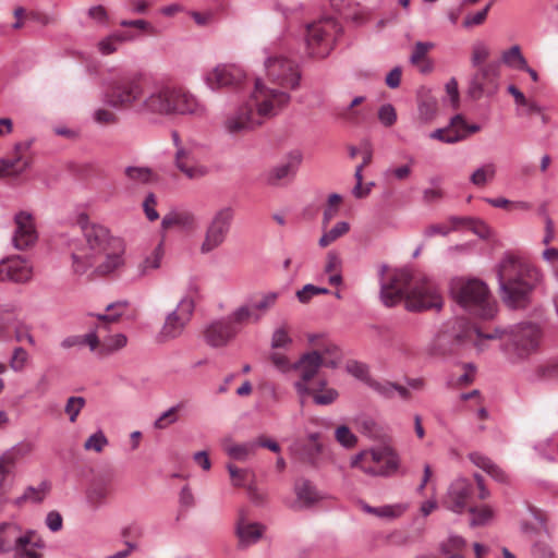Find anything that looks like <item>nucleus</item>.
I'll list each match as a JSON object with an SVG mask.
<instances>
[{
  "instance_id": "nucleus-1",
  "label": "nucleus",
  "mask_w": 558,
  "mask_h": 558,
  "mask_svg": "<svg viewBox=\"0 0 558 558\" xmlns=\"http://www.w3.org/2000/svg\"><path fill=\"white\" fill-rule=\"evenodd\" d=\"M146 77L141 73L123 75L111 82L105 99L116 109L134 110L147 117H202L205 113L204 106L183 86L160 84L146 95Z\"/></svg>"
},
{
  "instance_id": "nucleus-2",
  "label": "nucleus",
  "mask_w": 558,
  "mask_h": 558,
  "mask_svg": "<svg viewBox=\"0 0 558 558\" xmlns=\"http://www.w3.org/2000/svg\"><path fill=\"white\" fill-rule=\"evenodd\" d=\"M311 351L303 353L296 362H291L287 355L272 351L269 361L281 373L294 372L296 379L293 387L304 404L312 398L318 405H328L338 398V392L329 387L327 380L320 376V367L333 368L341 360L340 349L323 333L307 335Z\"/></svg>"
},
{
  "instance_id": "nucleus-3",
  "label": "nucleus",
  "mask_w": 558,
  "mask_h": 558,
  "mask_svg": "<svg viewBox=\"0 0 558 558\" xmlns=\"http://www.w3.org/2000/svg\"><path fill=\"white\" fill-rule=\"evenodd\" d=\"M499 338L502 340L505 352L512 360H523L535 353L539 347L542 331L533 323H520L510 327L506 331H496L492 335H485L480 329L473 327L464 318H454L448 322L437 336V347L441 353L452 351V345L463 341H473L480 347L484 339Z\"/></svg>"
},
{
  "instance_id": "nucleus-4",
  "label": "nucleus",
  "mask_w": 558,
  "mask_h": 558,
  "mask_svg": "<svg viewBox=\"0 0 558 558\" xmlns=\"http://www.w3.org/2000/svg\"><path fill=\"white\" fill-rule=\"evenodd\" d=\"M84 244L72 254L74 271L83 274L93 267L99 276L119 271L124 265V244L121 239L112 236L110 231L86 216L78 219Z\"/></svg>"
},
{
  "instance_id": "nucleus-5",
  "label": "nucleus",
  "mask_w": 558,
  "mask_h": 558,
  "mask_svg": "<svg viewBox=\"0 0 558 558\" xmlns=\"http://www.w3.org/2000/svg\"><path fill=\"white\" fill-rule=\"evenodd\" d=\"M386 265L380 266V298L386 306H393L405 299L407 307L411 311L440 308L442 298L438 287L422 272H411L407 269L393 270L388 280Z\"/></svg>"
},
{
  "instance_id": "nucleus-6",
  "label": "nucleus",
  "mask_w": 558,
  "mask_h": 558,
  "mask_svg": "<svg viewBox=\"0 0 558 558\" xmlns=\"http://www.w3.org/2000/svg\"><path fill=\"white\" fill-rule=\"evenodd\" d=\"M501 298L510 307H523L541 280L539 270L527 259L509 254L498 266Z\"/></svg>"
},
{
  "instance_id": "nucleus-7",
  "label": "nucleus",
  "mask_w": 558,
  "mask_h": 558,
  "mask_svg": "<svg viewBox=\"0 0 558 558\" xmlns=\"http://www.w3.org/2000/svg\"><path fill=\"white\" fill-rule=\"evenodd\" d=\"M451 292L461 306L482 319H490L497 312L496 302L482 280L456 279L452 282Z\"/></svg>"
},
{
  "instance_id": "nucleus-8",
  "label": "nucleus",
  "mask_w": 558,
  "mask_h": 558,
  "mask_svg": "<svg viewBox=\"0 0 558 558\" xmlns=\"http://www.w3.org/2000/svg\"><path fill=\"white\" fill-rule=\"evenodd\" d=\"M264 72L269 84L286 89L296 90L301 85L302 71L300 64L280 51H266Z\"/></svg>"
},
{
  "instance_id": "nucleus-9",
  "label": "nucleus",
  "mask_w": 558,
  "mask_h": 558,
  "mask_svg": "<svg viewBox=\"0 0 558 558\" xmlns=\"http://www.w3.org/2000/svg\"><path fill=\"white\" fill-rule=\"evenodd\" d=\"M291 100L290 93L279 87H271L257 78L254 90L248 99L254 110L264 122L281 112Z\"/></svg>"
},
{
  "instance_id": "nucleus-10",
  "label": "nucleus",
  "mask_w": 558,
  "mask_h": 558,
  "mask_svg": "<svg viewBox=\"0 0 558 558\" xmlns=\"http://www.w3.org/2000/svg\"><path fill=\"white\" fill-rule=\"evenodd\" d=\"M340 26L332 17L313 22L306 29V49L313 58H325L333 49Z\"/></svg>"
},
{
  "instance_id": "nucleus-11",
  "label": "nucleus",
  "mask_w": 558,
  "mask_h": 558,
  "mask_svg": "<svg viewBox=\"0 0 558 558\" xmlns=\"http://www.w3.org/2000/svg\"><path fill=\"white\" fill-rule=\"evenodd\" d=\"M351 466L369 475L387 476L398 470L399 459L390 448L380 447L359 453L352 459Z\"/></svg>"
},
{
  "instance_id": "nucleus-12",
  "label": "nucleus",
  "mask_w": 558,
  "mask_h": 558,
  "mask_svg": "<svg viewBox=\"0 0 558 558\" xmlns=\"http://www.w3.org/2000/svg\"><path fill=\"white\" fill-rule=\"evenodd\" d=\"M233 217L234 210L229 206L222 207L214 214L206 227L204 240L199 247L202 254H208L225 243L230 232Z\"/></svg>"
},
{
  "instance_id": "nucleus-13",
  "label": "nucleus",
  "mask_w": 558,
  "mask_h": 558,
  "mask_svg": "<svg viewBox=\"0 0 558 558\" xmlns=\"http://www.w3.org/2000/svg\"><path fill=\"white\" fill-rule=\"evenodd\" d=\"M124 308V303L110 304L107 307L108 314L98 315V324L95 329L99 332V344L95 351L97 354L105 356L125 347L128 340L122 333L102 336V331L107 330L109 324L118 322Z\"/></svg>"
},
{
  "instance_id": "nucleus-14",
  "label": "nucleus",
  "mask_w": 558,
  "mask_h": 558,
  "mask_svg": "<svg viewBox=\"0 0 558 558\" xmlns=\"http://www.w3.org/2000/svg\"><path fill=\"white\" fill-rule=\"evenodd\" d=\"M194 301L190 295L183 296L177 307L169 313L158 332L159 342H168L183 335V331L192 318Z\"/></svg>"
},
{
  "instance_id": "nucleus-15",
  "label": "nucleus",
  "mask_w": 558,
  "mask_h": 558,
  "mask_svg": "<svg viewBox=\"0 0 558 558\" xmlns=\"http://www.w3.org/2000/svg\"><path fill=\"white\" fill-rule=\"evenodd\" d=\"M263 123L252 104L246 100L226 117L223 129L229 135L241 137L256 130Z\"/></svg>"
},
{
  "instance_id": "nucleus-16",
  "label": "nucleus",
  "mask_w": 558,
  "mask_h": 558,
  "mask_svg": "<svg viewBox=\"0 0 558 558\" xmlns=\"http://www.w3.org/2000/svg\"><path fill=\"white\" fill-rule=\"evenodd\" d=\"M34 450V445L28 441H22L0 454V499L5 500L11 489L8 477L13 473L17 460L29 456Z\"/></svg>"
},
{
  "instance_id": "nucleus-17",
  "label": "nucleus",
  "mask_w": 558,
  "mask_h": 558,
  "mask_svg": "<svg viewBox=\"0 0 558 558\" xmlns=\"http://www.w3.org/2000/svg\"><path fill=\"white\" fill-rule=\"evenodd\" d=\"M173 141L177 147L174 163L180 172L190 180L205 178L209 173V169L196 159L193 147L182 144L177 133L173 134Z\"/></svg>"
},
{
  "instance_id": "nucleus-18",
  "label": "nucleus",
  "mask_w": 558,
  "mask_h": 558,
  "mask_svg": "<svg viewBox=\"0 0 558 558\" xmlns=\"http://www.w3.org/2000/svg\"><path fill=\"white\" fill-rule=\"evenodd\" d=\"M32 162L31 142L16 143L12 157L0 159V179L19 177L31 167Z\"/></svg>"
},
{
  "instance_id": "nucleus-19",
  "label": "nucleus",
  "mask_w": 558,
  "mask_h": 558,
  "mask_svg": "<svg viewBox=\"0 0 558 558\" xmlns=\"http://www.w3.org/2000/svg\"><path fill=\"white\" fill-rule=\"evenodd\" d=\"M499 69L494 63H488L476 69L470 83L469 93L474 99L482 96H492L498 90Z\"/></svg>"
},
{
  "instance_id": "nucleus-20",
  "label": "nucleus",
  "mask_w": 558,
  "mask_h": 558,
  "mask_svg": "<svg viewBox=\"0 0 558 558\" xmlns=\"http://www.w3.org/2000/svg\"><path fill=\"white\" fill-rule=\"evenodd\" d=\"M245 78V72L241 68L234 64H219L206 74L205 82L211 89L236 88Z\"/></svg>"
},
{
  "instance_id": "nucleus-21",
  "label": "nucleus",
  "mask_w": 558,
  "mask_h": 558,
  "mask_svg": "<svg viewBox=\"0 0 558 558\" xmlns=\"http://www.w3.org/2000/svg\"><path fill=\"white\" fill-rule=\"evenodd\" d=\"M14 225L13 244L15 248L23 251L33 246L38 239L34 216L28 211L21 210L14 216Z\"/></svg>"
},
{
  "instance_id": "nucleus-22",
  "label": "nucleus",
  "mask_w": 558,
  "mask_h": 558,
  "mask_svg": "<svg viewBox=\"0 0 558 558\" xmlns=\"http://www.w3.org/2000/svg\"><path fill=\"white\" fill-rule=\"evenodd\" d=\"M472 493L473 486L468 480L457 478L449 485L442 505L452 512L462 513L469 506Z\"/></svg>"
},
{
  "instance_id": "nucleus-23",
  "label": "nucleus",
  "mask_w": 558,
  "mask_h": 558,
  "mask_svg": "<svg viewBox=\"0 0 558 558\" xmlns=\"http://www.w3.org/2000/svg\"><path fill=\"white\" fill-rule=\"evenodd\" d=\"M32 272L31 265L21 256H12L0 263V281L26 282Z\"/></svg>"
},
{
  "instance_id": "nucleus-24",
  "label": "nucleus",
  "mask_w": 558,
  "mask_h": 558,
  "mask_svg": "<svg viewBox=\"0 0 558 558\" xmlns=\"http://www.w3.org/2000/svg\"><path fill=\"white\" fill-rule=\"evenodd\" d=\"M238 332L239 328L235 327L231 322L221 319L210 324L206 328L204 337L210 347L219 348L231 341Z\"/></svg>"
},
{
  "instance_id": "nucleus-25",
  "label": "nucleus",
  "mask_w": 558,
  "mask_h": 558,
  "mask_svg": "<svg viewBox=\"0 0 558 558\" xmlns=\"http://www.w3.org/2000/svg\"><path fill=\"white\" fill-rule=\"evenodd\" d=\"M227 469L231 477V483L234 487L246 488L248 497L256 504L264 501V495L259 493L256 487L254 472L236 468L231 463L227 465Z\"/></svg>"
},
{
  "instance_id": "nucleus-26",
  "label": "nucleus",
  "mask_w": 558,
  "mask_h": 558,
  "mask_svg": "<svg viewBox=\"0 0 558 558\" xmlns=\"http://www.w3.org/2000/svg\"><path fill=\"white\" fill-rule=\"evenodd\" d=\"M21 546L16 543L13 551L14 558H41L44 542L37 532L28 530L21 535Z\"/></svg>"
},
{
  "instance_id": "nucleus-27",
  "label": "nucleus",
  "mask_w": 558,
  "mask_h": 558,
  "mask_svg": "<svg viewBox=\"0 0 558 558\" xmlns=\"http://www.w3.org/2000/svg\"><path fill=\"white\" fill-rule=\"evenodd\" d=\"M235 533L239 539V547L244 549L257 543L264 533V526L240 517L236 523Z\"/></svg>"
},
{
  "instance_id": "nucleus-28",
  "label": "nucleus",
  "mask_w": 558,
  "mask_h": 558,
  "mask_svg": "<svg viewBox=\"0 0 558 558\" xmlns=\"http://www.w3.org/2000/svg\"><path fill=\"white\" fill-rule=\"evenodd\" d=\"M508 93L513 96L515 105L520 107L518 111L519 116L538 114L543 124L548 122L547 114L544 113L543 109L537 105V102L531 98L525 97V95L517 86L510 85L508 87Z\"/></svg>"
},
{
  "instance_id": "nucleus-29",
  "label": "nucleus",
  "mask_w": 558,
  "mask_h": 558,
  "mask_svg": "<svg viewBox=\"0 0 558 558\" xmlns=\"http://www.w3.org/2000/svg\"><path fill=\"white\" fill-rule=\"evenodd\" d=\"M302 162V155L299 151H294L289 155L288 159L275 167L268 177V181L271 184H277L280 181L293 177Z\"/></svg>"
},
{
  "instance_id": "nucleus-30",
  "label": "nucleus",
  "mask_w": 558,
  "mask_h": 558,
  "mask_svg": "<svg viewBox=\"0 0 558 558\" xmlns=\"http://www.w3.org/2000/svg\"><path fill=\"white\" fill-rule=\"evenodd\" d=\"M22 529L13 522L0 524V554L9 553L14 549L16 543L21 545Z\"/></svg>"
},
{
  "instance_id": "nucleus-31",
  "label": "nucleus",
  "mask_w": 558,
  "mask_h": 558,
  "mask_svg": "<svg viewBox=\"0 0 558 558\" xmlns=\"http://www.w3.org/2000/svg\"><path fill=\"white\" fill-rule=\"evenodd\" d=\"M163 254V244L162 242H159L158 245L151 251V253L147 255L142 262L138 263L135 269V274L133 275V278L140 279L146 277L151 271L158 269L160 267Z\"/></svg>"
},
{
  "instance_id": "nucleus-32",
  "label": "nucleus",
  "mask_w": 558,
  "mask_h": 558,
  "mask_svg": "<svg viewBox=\"0 0 558 558\" xmlns=\"http://www.w3.org/2000/svg\"><path fill=\"white\" fill-rule=\"evenodd\" d=\"M196 226V218L189 211H172L162 218L163 230L172 228L193 229Z\"/></svg>"
},
{
  "instance_id": "nucleus-33",
  "label": "nucleus",
  "mask_w": 558,
  "mask_h": 558,
  "mask_svg": "<svg viewBox=\"0 0 558 558\" xmlns=\"http://www.w3.org/2000/svg\"><path fill=\"white\" fill-rule=\"evenodd\" d=\"M298 502L304 507H311L322 499L316 487L307 480H299L294 486Z\"/></svg>"
},
{
  "instance_id": "nucleus-34",
  "label": "nucleus",
  "mask_w": 558,
  "mask_h": 558,
  "mask_svg": "<svg viewBox=\"0 0 558 558\" xmlns=\"http://www.w3.org/2000/svg\"><path fill=\"white\" fill-rule=\"evenodd\" d=\"M371 387L381 395L385 398H393L395 396H399L402 400H409L411 398V392L404 386L393 384L390 381H372Z\"/></svg>"
},
{
  "instance_id": "nucleus-35",
  "label": "nucleus",
  "mask_w": 558,
  "mask_h": 558,
  "mask_svg": "<svg viewBox=\"0 0 558 558\" xmlns=\"http://www.w3.org/2000/svg\"><path fill=\"white\" fill-rule=\"evenodd\" d=\"M363 510L379 518L396 519L408 510V505L397 504L381 507H371L368 505H363Z\"/></svg>"
},
{
  "instance_id": "nucleus-36",
  "label": "nucleus",
  "mask_w": 558,
  "mask_h": 558,
  "mask_svg": "<svg viewBox=\"0 0 558 558\" xmlns=\"http://www.w3.org/2000/svg\"><path fill=\"white\" fill-rule=\"evenodd\" d=\"M223 449L231 459L245 461L255 453L256 444L255 441L245 444L226 442Z\"/></svg>"
},
{
  "instance_id": "nucleus-37",
  "label": "nucleus",
  "mask_w": 558,
  "mask_h": 558,
  "mask_svg": "<svg viewBox=\"0 0 558 558\" xmlns=\"http://www.w3.org/2000/svg\"><path fill=\"white\" fill-rule=\"evenodd\" d=\"M470 460L478 468L486 471L492 477L498 482H506V473L496 464H494L487 457L480 453H471Z\"/></svg>"
},
{
  "instance_id": "nucleus-38",
  "label": "nucleus",
  "mask_w": 558,
  "mask_h": 558,
  "mask_svg": "<svg viewBox=\"0 0 558 558\" xmlns=\"http://www.w3.org/2000/svg\"><path fill=\"white\" fill-rule=\"evenodd\" d=\"M86 344L89 347L92 351H96L97 345L99 344V332L98 330H94L84 336H71L62 340L61 347L64 349H70L76 345Z\"/></svg>"
},
{
  "instance_id": "nucleus-39",
  "label": "nucleus",
  "mask_w": 558,
  "mask_h": 558,
  "mask_svg": "<svg viewBox=\"0 0 558 558\" xmlns=\"http://www.w3.org/2000/svg\"><path fill=\"white\" fill-rule=\"evenodd\" d=\"M363 101H364V97H362V96L355 97L351 101L350 106L344 108L339 113L340 118L349 123H352V124H357V123L362 122L365 119V110L360 108V106L363 104Z\"/></svg>"
},
{
  "instance_id": "nucleus-40",
  "label": "nucleus",
  "mask_w": 558,
  "mask_h": 558,
  "mask_svg": "<svg viewBox=\"0 0 558 558\" xmlns=\"http://www.w3.org/2000/svg\"><path fill=\"white\" fill-rule=\"evenodd\" d=\"M259 319L260 315L255 313L250 304L240 306L227 318L228 322H231L239 329L240 326L248 322H258Z\"/></svg>"
},
{
  "instance_id": "nucleus-41",
  "label": "nucleus",
  "mask_w": 558,
  "mask_h": 558,
  "mask_svg": "<svg viewBox=\"0 0 558 558\" xmlns=\"http://www.w3.org/2000/svg\"><path fill=\"white\" fill-rule=\"evenodd\" d=\"M496 175V166L488 162L476 169L470 177V181L477 187L485 186L488 182L493 181Z\"/></svg>"
},
{
  "instance_id": "nucleus-42",
  "label": "nucleus",
  "mask_w": 558,
  "mask_h": 558,
  "mask_svg": "<svg viewBox=\"0 0 558 558\" xmlns=\"http://www.w3.org/2000/svg\"><path fill=\"white\" fill-rule=\"evenodd\" d=\"M490 206L496 208H502L506 210H520L529 211L532 209V204L525 201H510L505 197L486 198L485 199Z\"/></svg>"
},
{
  "instance_id": "nucleus-43",
  "label": "nucleus",
  "mask_w": 558,
  "mask_h": 558,
  "mask_svg": "<svg viewBox=\"0 0 558 558\" xmlns=\"http://www.w3.org/2000/svg\"><path fill=\"white\" fill-rule=\"evenodd\" d=\"M449 130L452 135H463V140L472 133L480 131L476 124H469L462 114L454 116L449 124Z\"/></svg>"
},
{
  "instance_id": "nucleus-44",
  "label": "nucleus",
  "mask_w": 558,
  "mask_h": 558,
  "mask_svg": "<svg viewBox=\"0 0 558 558\" xmlns=\"http://www.w3.org/2000/svg\"><path fill=\"white\" fill-rule=\"evenodd\" d=\"M110 493L109 485L104 481H95L87 490L89 504L97 507L101 505Z\"/></svg>"
},
{
  "instance_id": "nucleus-45",
  "label": "nucleus",
  "mask_w": 558,
  "mask_h": 558,
  "mask_svg": "<svg viewBox=\"0 0 558 558\" xmlns=\"http://www.w3.org/2000/svg\"><path fill=\"white\" fill-rule=\"evenodd\" d=\"M502 62L514 69V70H522L523 68H526V59L521 52V49L519 46H512L510 49L502 52L501 56Z\"/></svg>"
},
{
  "instance_id": "nucleus-46",
  "label": "nucleus",
  "mask_w": 558,
  "mask_h": 558,
  "mask_svg": "<svg viewBox=\"0 0 558 558\" xmlns=\"http://www.w3.org/2000/svg\"><path fill=\"white\" fill-rule=\"evenodd\" d=\"M322 445L318 441V436L313 434L308 437L307 444L304 446L299 454V458L307 463L315 464L318 454L320 453Z\"/></svg>"
},
{
  "instance_id": "nucleus-47",
  "label": "nucleus",
  "mask_w": 558,
  "mask_h": 558,
  "mask_svg": "<svg viewBox=\"0 0 558 558\" xmlns=\"http://www.w3.org/2000/svg\"><path fill=\"white\" fill-rule=\"evenodd\" d=\"M183 403H178L171 407L166 412L160 414V416L155 421L154 427L157 429H166L173 425L179 421V413L183 410Z\"/></svg>"
},
{
  "instance_id": "nucleus-48",
  "label": "nucleus",
  "mask_w": 558,
  "mask_h": 558,
  "mask_svg": "<svg viewBox=\"0 0 558 558\" xmlns=\"http://www.w3.org/2000/svg\"><path fill=\"white\" fill-rule=\"evenodd\" d=\"M350 230V226L345 221L338 222L333 228H331L329 231H326L322 238L319 239V245L322 247H327L331 243H333L336 240L348 233Z\"/></svg>"
},
{
  "instance_id": "nucleus-49",
  "label": "nucleus",
  "mask_w": 558,
  "mask_h": 558,
  "mask_svg": "<svg viewBox=\"0 0 558 558\" xmlns=\"http://www.w3.org/2000/svg\"><path fill=\"white\" fill-rule=\"evenodd\" d=\"M29 362L28 352L22 347H15L12 351L9 366L12 371L20 373L25 369Z\"/></svg>"
},
{
  "instance_id": "nucleus-50",
  "label": "nucleus",
  "mask_w": 558,
  "mask_h": 558,
  "mask_svg": "<svg viewBox=\"0 0 558 558\" xmlns=\"http://www.w3.org/2000/svg\"><path fill=\"white\" fill-rule=\"evenodd\" d=\"M278 294L275 292H269L262 295L258 299L253 300L250 305L252 310L259 314L260 317L270 310L277 302Z\"/></svg>"
},
{
  "instance_id": "nucleus-51",
  "label": "nucleus",
  "mask_w": 558,
  "mask_h": 558,
  "mask_svg": "<svg viewBox=\"0 0 558 558\" xmlns=\"http://www.w3.org/2000/svg\"><path fill=\"white\" fill-rule=\"evenodd\" d=\"M128 179L138 184H146L153 180V171L146 167H128L125 169Z\"/></svg>"
},
{
  "instance_id": "nucleus-52",
  "label": "nucleus",
  "mask_w": 558,
  "mask_h": 558,
  "mask_svg": "<svg viewBox=\"0 0 558 558\" xmlns=\"http://www.w3.org/2000/svg\"><path fill=\"white\" fill-rule=\"evenodd\" d=\"M464 545L465 542L463 538L459 536H452L446 543L442 544L441 551L445 558H463L459 554V551L462 549Z\"/></svg>"
},
{
  "instance_id": "nucleus-53",
  "label": "nucleus",
  "mask_w": 558,
  "mask_h": 558,
  "mask_svg": "<svg viewBox=\"0 0 558 558\" xmlns=\"http://www.w3.org/2000/svg\"><path fill=\"white\" fill-rule=\"evenodd\" d=\"M47 494L46 485H41L38 488L27 487L24 494L15 499V505L21 506L25 501L40 502L44 500Z\"/></svg>"
},
{
  "instance_id": "nucleus-54",
  "label": "nucleus",
  "mask_w": 558,
  "mask_h": 558,
  "mask_svg": "<svg viewBox=\"0 0 558 558\" xmlns=\"http://www.w3.org/2000/svg\"><path fill=\"white\" fill-rule=\"evenodd\" d=\"M108 445V438L99 430L90 435L84 442L83 447L86 451H94L100 453Z\"/></svg>"
},
{
  "instance_id": "nucleus-55",
  "label": "nucleus",
  "mask_w": 558,
  "mask_h": 558,
  "mask_svg": "<svg viewBox=\"0 0 558 558\" xmlns=\"http://www.w3.org/2000/svg\"><path fill=\"white\" fill-rule=\"evenodd\" d=\"M450 222L452 226H454V228H459L460 226H469L480 236H485L487 233V225L481 220L452 217L450 218Z\"/></svg>"
},
{
  "instance_id": "nucleus-56",
  "label": "nucleus",
  "mask_w": 558,
  "mask_h": 558,
  "mask_svg": "<svg viewBox=\"0 0 558 558\" xmlns=\"http://www.w3.org/2000/svg\"><path fill=\"white\" fill-rule=\"evenodd\" d=\"M93 120L99 125L109 126L117 124L119 117L111 109L98 108L93 113Z\"/></svg>"
},
{
  "instance_id": "nucleus-57",
  "label": "nucleus",
  "mask_w": 558,
  "mask_h": 558,
  "mask_svg": "<svg viewBox=\"0 0 558 558\" xmlns=\"http://www.w3.org/2000/svg\"><path fill=\"white\" fill-rule=\"evenodd\" d=\"M437 102L435 99H426L422 101L418 106V119L428 123L433 121L437 114Z\"/></svg>"
},
{
  "instance_id": "nucleus-58",
  "label": "nucleus",
  "mask_w": 558,
  "mask_h": 558,
  "mask_svg": "<svg viewBox=\"0 0 558 558\" xmlns=\"http://www.w3.org/2000/svg\"><path fill=\"white\" fill-rule=\"evenodd\" d=\"M128 37L123 35H111L98 44L99 51L102 54H111L117 51L118 46L126 40Z\"/></svg>"
},
{
  "instance_id": "nucleus-59",
  "label": "nucleus",
  "mask_w": 558,
  "mask_h": 558,
  "mask_svg": "<svg viewBox=\"0 0 558 558\" xmlns=\"http://www.w3.org/2000/svg\"><path fill=\"white\" fill-rule=\"evenodd\" d=\"M20 314V308L15 305L0 306V329L11 326Z\"/></svg>"
},
{
  "instance_id": "nucleus-60",
  "label": "nucleus",
  "mask_w": 558,
  "mask_h": 558,
  "mask_svg": "<svg viewBox=\"0 0 558 558\" xmlns=\"http://www.w3.org/2000/svg\"><path fill=\"white\" fill-rule=\"evenodd\" d=\"M489 57V49L483 43H476L472 48L471 62L476 69L484 66V62Z\"/></svg>"
},
{
  "instance_id": "nucleus-61",
  "label": "nucleus",
  "mask_w": 558,
  "mask_h": 558,
  "mask_svg": "<svg viewBox=\"0 0 558 558\" xmlns=\"http://www.w3.org/2000/svg\"><path fill=\"white\" fill-rule=\"evenodd\" d=\"M292 343L289 330L286 326L276 329L271 337L272 349H283Z\"/></svg>"
},
{
  "instance_id": "nucleus-62",
  "label": "nucleus",
  "mask_w": 558,
  "mask_h": 558,
  "mask_svg": "<svg viewBox=\"0 0 558 558\" xmlns=\"http://www.w3.org/2000/svg\"><path fill=\"white\" fill-rule=\"evenodd\" d=\"M85 405V400L82 397H70L65 404V413L69 415L70 422L74 423Z\"/></svg>"
},
{
  "instance_id": "nucleus-63",
  "label": "nucleus",
  "mask_w": 558,
  "mask_h": 558,
  "mask_svg": "<svg viewBox=\"0 0 558 558\" xmlns=\"http://www.w3.org/2000/svg\"><path fill=\"white\" fill-rule=\"evenodd\" d=\"M14 338L19 342H27L29 345H36V340L32 333V327L25 323H17L14 328Z\"/></svg>"
},
{
  "instance_id": "nucleus-64",
  "label": "nucleus",
  "mask_w": 558,
  "mask_h": 558,
  "mask_svg": "<svg viewBox=\"0 0 558 558\" xmlns=\"http://www.w3.org/2000/svg\"><path fill=\"white\" fill-rule=\"evenodd\" d=\"M336 439L342 446L351 448L356 444V436L344 425L337 427L335 433Z\"/></svg>"
}]
</instances>
